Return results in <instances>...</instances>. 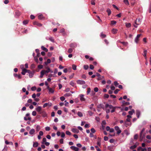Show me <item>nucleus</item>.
<instances>
[{
    "mask_svg": "<svg viewBox=\"0 0 151 151\" xmlns=\"http://www.w3.org/2000/svg\"><path fill=\"white\" fill-rule=\"evenodd\" d=\"M80 100L81 101H85V99L84 98V95L83 94H81L80 95Z\"/></svg>",
    "mask_w": 151,
    "mask_h": 151,
    "instance_id": "12",
    "label": "nucleus"
},
{
    "mask_svg": "<svg viewBox=\"0 0 151 151\" xmlns=\"http://www.w3.org/2000/svg\"><path fill=\"white\" fill-rule=\"evenodd\" d=\"M72 131L74 133H78L79 132V130L76 128H73L72 129Z\"/></svg>",
    "mask_w": 151,
    "mask_h": 151,
    "instance_id": "14",
    "label": "nucleus"
},
{
    "mask_svg": "<svg viewBox=\"0 0 151 151\" xmlns=\"http://www.w3.org/2000/svg\"><path fill=\"white\" fill-rule=\"evenodd\" d=\"M88 113L90 116H92L93 114V113L90 111H88Z\"/></svg>",
    "mask_w": 151,
    "mask_h": 151,
    "instance_id": "59",
    "label": "nucleus"
},
{
    "mask_svg": "<svg viewBox=\"0 0 151 151\" xmlns=\"http://www.w3.org/2000/svg\"><path fill=\"white\" fill-rule=\"evenodd\" d=\"M71 95V93H67L64 95L65 97H68Z\"/></svg>",
    "mask_w": 151,
    "mask_h": 151,
    "instance_id": "31",
    "label": "nucleus"
},
{
    "mask_svg": "<svg viewBox=\"0 0 151 151\" xmlns=\"http://www.w3.org/2000/svg\"><path fill=\"white\" fill-rule=\"evenodd\" d=\"M122 103L123 105H128L130 104V103L129 102H126L124 100L122 101Z\"/></svg>",
    "mask_w": 151,
    "mask_h": 151,
    "instance_id": "20",
    "label": "nucleus"
},
{
    "mask_svg": "<svg viewBox=\"0 0 151 151\" xmlns=\"http://www.w3.org/2000/svg\"><path fill=\"white\" fill-rule=\"evenodd\" d=\"M72 68L74 70H75L76 69V66L74 64L72 65Z\"/></svg>",
    "mask_w": 151,
    "mask_h": 151,
    "instance_id": "55",
    "label": "nucleus"
},
{
    "mask_svg": "<svg viewBox=\"0 0 151 151\" xmlns=\"http://www.w3.org/2000/svg\"><path fill=\"white\" fill-rule=\"evenodd\" d=\"M104 78V76H99V77H98V78H97V80L98 81H99L100 80H101L102 79Z\"/></svg>",
    "mask_w": 151,
    "mask_h": 151,
    "instance_id": "41",
    "label": "nucleus"
},
{
    "mask_svg": "<svg viewBox=\"0 0 151 151\" xmlns=\"http://www.w3.org/2000/svg\"><path fill=\"white\" fill-rule=\"evenodd\" d=\"M106 122L105 120H103L102 121L101 123V125L103 128H104V125H106Z\"/></svg>",
    "mask_w": 151,
    "mask_h": 151,
    "instance_id": "33",
    "label": "nucleus"
},
{
    "mask_svg": "<svg viewBox=\"0 0 151 151\" xmlns=\"http://www.w3.org/2000/svg\"><path fill=\"white\" fill-rule=\"evenodd\" d=\"M45 74H44V73L43 72H42V70L40 72V76L39 77L40 78H43V75Z\"/></svg>",
    "mask_w": 151,
    "mask_h": 151,
    "instance_id": "34",
    "label": "nucleus"
},
{
    "mask_svg": "<svg viewBox=\"0 0 151 151\" xmlns=\"http://www.w3.org/2000/svg\"><path fill=\"white\" fill-rule=\"evenodd\" d=\"M147 50H145L143 52V55L146 60H147Z\"/></svg>",
    "mask_w": 151,
    "mask_h": 151,
    "instance_id": "21",
    "label": "nucleus"
},
{
    "mask_svg": "<svg viewBox=\"0 0 151 151\" xmlns=\"http://www.w3.org/2000/svg\"><path fill=\"white\" fill-rule=\"evenodd\" d=\"M124 2L126 5H129V3L128 0H124Z\"/></svg>",
    "mask_w": 151,
    "mask_h": 151,
    "instance_id": "48",
    "label": "nucleus"
},
{
    "mask_svg": "<svg viewBox=\"0 0 151 151\" xmlns=\"http://www.w3.org/2000/svg\"><path fill=\"white\" fill-rule=\"evenodd\" d=\"M106 12L108 13V16H109L111 13V11L109 9H107L106 10Z\"/></svg>",
    "mask_w": 151,
    "mask_h": 151,
    "instance_id": "28",
    "label": "nucleus"
},
{
    "mask_svg": "<svg viewBox=\"0 0 151 151\" xmlns=\"http://www.w3.org/2000/svg\"><path fill=\"white\" fill-rule=\"evenodd\" d=\"M91 131L92 133H94L96 132L95 130L93 128H91Z\"/></svg>",
    "mask_w": 151,
    "mask_h": 151,
    "instance_id": "61",
    "label": "nucleus"
},
{
    "mask_svg": "<svg viewBox=\"0 0 151 151\" xmlns=\"http://www.w3.org/2000/svg\"><path fill=\"white\" fill-rule=\"evenodd\" d=\"M140 114V111L139 110H137L136 111V115L138 118H139Z\"/></svg>",
    "mask_w": 151,
    "mask_h": 151,
    "instance_id": "17",
    "label": "nucleus"
},
{
    "mask_svg": "<svg viewBox=\"0 0 151 151\" xmlns=\"http://www.w3.org/2000/svg\"><path fill=\"white\" fill-rule=\"evenodd\" d=\"M114 84L115 86L117 87V86L119 85V83L117 81H115L114 82Z\"/></svg>",
    "mask_w": 151,
    "mask_h": 151,
    "instance_id": "60",
    "label": "nucleus"
},
{
    "mask_svg": "<svg viewBox=\"0 0 151 151\" xmlns=\"http://www.w3.org/2000/svg\"><path fill=\"white\" fill-rule=\"evenodd\" d=\"M34 72H31L29 74V76L30 78H32L34 75Z\"/></svg>",
    "mask_w": 151,
    "mask_h": 151,
    "instance_id": "35",
    "label": "nucleus"
},
{
    "mask_svg": "<svg viewBox=\"0 0 151 151\" xmlns=\"http://www.w3.org/2000/svg\"><path fill=\"white\" fill-rule=\"evenodd\" d=\"M114 106H113L112 105H109L108 104H106L105 106V107L106 108L109 107L110 109H112L113 108H114Z\"/></svg>",
    "mask_w": 151,
    "mask_h": 151,
    "instance_id": "13",
    "label": "nucleus"
},
{
    "mask_svg": "<svg viewBox=\"0 0 151 151\" xmlns=\"http://www.w3.org/2000/svg\"><path fill=\"white\" fill-rule=\"evenodd\" d=\"M35 132V130L34 129H32L30 130L29 133L31 135L33 134H34Z\"/></svg>",
    "mask_w": 151,
    "mask_h": 151,
    "instance_id": "22",
    "label": "nucleus"
},
{
    "mask_svg": "<svg viewBox=\"0 0 151 151\" xmlns=\"http://www.w3.org/2000/svg\"><path fill=\"white\" fill-rule=\"evenodd\" d=\"M120 91L119 89H116L115 91H114V93L115 94H117L118 92Z\"/></svg>",
    "mask_w": 151,
    "mask_h": 151,
    "instance_id": "54",
    "label": "nucleus"
},
{
    "mask_svg": "<svg viewBox=\"0 0 151 151\" xmlns=\"http://www.w3.org/2000/svg\"><path fill=\"white\" fill-rule=\"evenodd\" d=\"M147 149L146 148H142L141 147H139L137 148V150L139 151L141 150L142 151H146L147 150Z\"/></svg>",
    "mask_w": 151,
    "mask_h": 151,
    "instance_id": "11",
    "label": "nucleus"
},
{
    "mask_svg": "<svg viewBox=\"0 0 151 151\" xmlns=\"http://www.w3.org/2000/svg\"><path fill=\"white\" fill-rule=\"evenodd\" d=\"M65 134L63 132H62L61 133V137L62 138H64L65 136Z\"/></svg>",
    "mask_w": 151,
    "mask_h": 151,
    "instance_id": "64",
    "label": "nucleus"
},
{
    "mask_svg": "<svg viewBox=\"0 0 151 151\" xmlns=\"http://www.w3.org/2000/svg\"><path fill=\"white\" fill-rule=\"evenodd\" d=\"M37 113L36 111H33L32 113V114L33 116H35L36 115Z\"/></svg>",
    "mask_w": 151,
    "mask_h": 151,
    "instance_id": "63",
    "label": "nucleus"
},
{
    "mask_svg": "<svg viewBox=\"0 0 151 151\" xmlns=\"http://www.w3.org/2000/svg\"><path fill=\"white\" fill-rule=\"evenodd\" d=\"M148 12L149 13H151V1H150V4L149 5Z\"/></svg>",
    "mask_w": 151,
    "mask_h": 151,
    "instance_id": "30",
    "label": "nucleus"
},
{
    "mask_svg": "<svg viewBox=\"0 0 151 151\" xmlns=\"http://www.w3.org/2000/svg\"><path fill=\"white\" fill-rule=\"evenodd\" d=\"M47 88L49 90V94L51 93H54L55 91L54 89L50 88L49 86H47Z\"/></svg>",
    "mask_w": 151,
    "mask_h": 151,
    "instance_id": "3",
    "label": "nucleus"
},
{
    "mask_svg": "<svg viewBox=\"0 0 151 151\" xmlns=\"http://www.w3.org/2000/svg\"><path fill=\"white\" fill-rule=\"evenodd\" d=\"M70 84L73 86H74L75 85V83L73 81H71L70 83Z\"/></svg>",
    "mask_w": 151,
    "mask_h": 151,
    "instance_id": "56",
    "label": "nucleus"
},
{
    "mask_svg": "<svg viewBox=\"0 0 151 151\" xmlns=\"http://www.w3.org/2000/svg\"><path fill=\"white\" fill-rule=\"evenodd\" d=\"M140 138L141 140H142L145 137V134H142L141 137V135H140Z\"/></svg>",
    "mask_w": 151,
    "mask_h": 151,
    "instance_id": "43",
    "label": "nucleus"
},
{
    "mask_svg": "<svg viewBox=\"0 0 151 151\" xmlns=\"http://www.w3.org/2000/svg\"><path fill=\"white\" fill-rule=\"evenodd\" d=\"M135 112L134 110L132 109L131 111H129L128 112L129 114L130 115H132L133 113H134Z\"/></svg>",
    "mask_w": 151,
    "mask_h": 151,
    "instance_id": "29",
    "label": "nucleus"
},
{
    "mask_svg": "<svg viewBox=\"0 0 151 151\" xmlns=\"http://www.w3.org/2000/svg\"><path fill=\"white\" fill-rule=\"evenodd\" d=\"M45 68L47 69L46 70H42V71L45 74H46V73H52L53 71L52 70L50 69V68L49 67H47Z\"/></svg>",
    "mask_w": 151,
    "mask_h": 151,
    "instance_id": "1",
    "label": "nucleus"
},
{
    "mask_svg": "<svg viewBox=\"0 0 151 151\" xmlns=\"http://www.w3.org/2000/svg\"><path fill=\"white\" fill-rule=\"evenodd\" d=\"M38 68L39 69H41L43 68V66L42 65H40L38 66Z\"/></svg>",
    "mask_w": 151,
    "mask_h": 151,
    "instance_id": "62",
    "label": "nucleus"
},
{
    "mask_svg": "<svg viewBox=\"0 0 151 151\" xmlns=\"http://www.w3.org/2000/svg\"><path fill=\"white\" fill-rule=\"evenodd\" d=\"M14 76L15 77H17L18 79H21L22 78V76L20 74L18 75L16 73L14 74Z\"/></svg>",
    "mask_w": 151,
    "mask_h": 151,
    "instance_id": "15",
    "label": "nucleus"
},
{
    "mask_svg": "<svg viewBox=\"0 0 151 151\" xmlns=\"http://www.w3.org/2000/svg\"><path fill=\"white\" fill-rule=\"evenodd\" d=\"M27 69L25 68H23L22 70V71L21 72V74L23 75H25V73H27Z\"/></svg>",
    "mask_w": 151,
    "mask_h": 151,
    "instance_id": "19",
    "label": "nucleus"
},
{
    "mask_svg": "<svg viewBox=\"0 0 151 151\" xmlns=\"http://www.w3.org/2000/svg\"><path fill=\"white\" fill-rule=\"evenodd\" d=\"M100 36L101 37L103 38H105L106 37V35L103 34L102 32L101 33Z\"/></svg>",
    "mask_w": 151,
    "mask_h": 151,
    "instance_id": "36",
    "label": "nucleus"
},
{
    "mask_svg": "<svg viewBox=\"0 0 151 151\" xmlns=\"http://www.w3.org/2000/svg\"><path fill=\"white\" fill-rule=\"evenodd\" d=\"M41 48L44 51H45V52H48V50L47 49V48L45 47L44 46H42L41 47Z\"/></svg>",
    "mask_w": 151,
    "mask_h": 151,
    "instance_id": "23",
    "label": "nucleus"
},
{
    "mask_svg": "<svg viewBox=\"0 0 151 151\" xmlns=\"http://www.w3.org/2000/svg\"><path fill=\"white\" fill-rule=\"evenodd\" d=\"M116 23V21L114 20H113L111 21V25H114Z\"/></svg>",
    "mask_w": 151,
    "mask_h": 151,
    "instance_id": "47",
    "label": "nucleus"
},
{
    "mask_svg": "<svg viewBox=\"0 0 151 151\" xmlns=\"http://www.w3.org/2000/svg\"><path fill=\"white\" fill-rule=\"evenodd\" d=\"M118 30L116 29L113 28L112 29V33L114 34H115L117 33Z\"/></svg>",
    "mask_w": 151,
    "mask_h": 151,
    "instance_id": "25",
    "label": "nucleus"
},
{
    "mask_svg": "<svg viewBox=\"0 0 151 151\" xmlns=\"http://www.w3.org/2000/svg\"><path fill=\"white\" fill-rule=\"evenodd\" d=\"M77 46V44L75 42L71 43L70 44V47L71 48H75Z\"/></svg>",
    "mask_w": 151,
    "mask_h": 151,
    "instance_id": "9",
    "label": "nucleus"
},
{
    "mask_svg": "<svg viewBox=\"0 0 151 151\" xmlns=\"http://www.w3.org/2000/svg\"><path fill=\"white\" fill-rule=\"evenodd\" d=\"M65 32V29L64 28L61 29L60 31V33H64Z\"/></svg>",
    "mask_w": 151,
    "mask_h": 151,
    "instance_id": "50",
    "label": "nucleus"
},
{
    "mask_svg": "<svg viewBox=\"0 0 151 151\" xmlns=\"http://www.w3.org/2000/svg\"><path fill=\"white\" fill-rule=\"evenodd\" d=\"M34 59L35 61L37 63H38L39 61H38V59L36 57H35L34 58Z\"/></svg>",
    "mask_w": 151,
    "mask_h": 151,
    "instance_id": "51",
    "label": "nucleus"
},
{
    "mask_svg": "<svg viewBox=\"0 0 151 151\" xmlns=\"http://www.w3.org/2000/svg\"><path fill=\"white\" fill-rule=\"evenodd\" d=\"M141 35V34H139L137 35L136 37L135 38L134 40V42L136 43H137L139 40V38Z\"/></svg>",
    "mask_w": 151,
    "mask_h": 151,
    "instance_id": "4",
    "label": "nucleus"
},
{
    "mask_svg": "<svg viewBox=\"0 0 151 151\" xmlns=\"http://www.w3.org/2000/svg\"><path fill=\"white\" fill-rule=\"evenodd\" d=\"M35 109L37 112L39 113V114L42 112V108L40 106H38Z\"/></svg>",
    "mask_w": 151,
    "mask_h": 151,
    "instance_id": "10",
    "label": "nucleus"
},
{
    "mask_svg": "<svg viewBox=\"0 0 151 151\" xmlns=\"http://www.w3.org/2000/svg\"><path fill=\"white\" fill-rule=\"evenodd\" d=\"M38 19L40 20L44 19L45 18L42 14L39 15L38 16Z\"/></svg>",
    "mask_w": 151,
    "mask_h": 151,
    "instance_id": "16",
    "label": "nucleus"
},
{
    "mask_svg": "<svg viewBox=\"0 0 151 151\" xmlns=\"http://www.w3.org/2000/svg\"><path fill=\"white\" fill-rule=\"evenodd\" d=\"M40 114H41L43 117H45L47 116V115L46 112L44 111H42Z\"/></svg>",
    "mask_w": 151,
    "mask_h": 151,
    "instance_id": "6",
    "label": "nucleus"
},
{
    "mask_svg": "<svg viewBox=\"0 0 151 151\" xmlns=\"http://www.w3.org/2000/svg\"><path fill=\"white\" fill-rule=\"evenodd\" d=\"M46 141V139L45 138H43L42 139V143L43 144H44L45 143V142Z\"/></svg>",
    "mask_w": 151,
    "mask_h": 151,
    "instance_id": "53",
    "label": "nucleus"
},
{
    "mask_svg": "<svg viewBox=\"0 0 151 151\" xmlns=\"http://www.w3.org/2000/svg\"><path fill=\"white\" fill-rule=\"evenodd\" d=\"M73 51V50L72 48H69L68 49V52L69 53H71Z\"/></svg>",
    "mask_w": 151,
    "mask_h": 151,
    "instance_id": "45",
    "label": "nucleus"
},
{
    "mask_svg": "<svg viewBox=\"0 0 151 151\" xmlns=\"http://www.w3.org/2000/svg\"><path fill=\"white\" fill-rule=\"evenodd\" d=\"M33 24L34 25H36L39 27H41L42 26V24L40 23H39L38 22L36 21H35L34 22Z\"/></svg>",
    "mask_w": 151,
    "mask_h": 151,
    "instance_id": "18",
    "label": "nucleus"
},
{
    "mask_svg": "<svg viewBox=\"0 0 151 151\" xmlns=\"http://www.w3.org/2000/svg\"><path fill=\"white\" fill-rule=\"evenodd\" d=\"M36 89V87L35 86H33L32 87H31V90L32 91H35Z\"/></svg>",
    "mask_w": 151,
    "mask_h": 151,
    "instance_id": "57",
    "label": "nucleus"
},
{
    "mask_svg": "<svg viewBox=\"0 0 151 151\" xmlns=\"http://www.w3.org/2000/svg\"><path fill=\"white\" fill-rule=\"evenodd\" d=\"M76 82L78 84H85L86 83L84 81L81 80H78L76 81Z\"/></svg>",
    "mask_w": 151,
    "mask_h": 151,
    "instance_id": "7",
    "label": "nucleus"
},
{
    "mask_svg": "<svg viewBox=\"0 0 151 151\" xmlns=\"http://www.w3.org/2000/svg\"><path fill=\"white\" fill-rule=\"evenodd\" d=\"M91 91V89L90 88H87V95Z\"/></svg>",
    "mask_w": 151,
    "mask_h": 151,
    "instance_id": "52",
    "label": "nucleus"
},
{
    "mask_svg": "<svg viewBox=\"0 0 151 151\" xmlns=\"http://www.w3.org/2000/svg\"><path fill=\"white\" fill-rule=\"evenodd\" d=\"M119 42L125 46L127 45V44H128V43L127 42H121V41H120Z\"/></svg>",
    "mask_w": 151,
    "mask_h": 151,
    "instance_id": "42",
    "label": "nucleus"
},
{
    "mask_svg": "<svg viewBox=\"0 0 151 151\" xmlns=\"http://www.w3.org/2000/svg\"><path fill=\"white\" fill-rule=\"evenodd\" d=\"M51 62V60L50 59H47L46 62H45L44 63L46 65H47V64L50 63Z\"/></svg>",
    "mask_w": 151,
    "mask_h": 151,
    "instance_id": "32",
    "label": "nucleus"
},
{
    "mask_svg": "<svg viewBox=\"0 0 151 151\" xmlns=\"http://www.w3.org/2000/svg\"><path fill=\"white\" fill-rule=\"evenodd\" d=\"M77 114L80 117H82L83 116L82 113L80 111L78 112Z\"/></svg>",
    "mask_w": 151,
    "mask_h": 151,
    "instance_id": "38",
    "label": "nucleus"
},
{
    "mask_svg": "<svg viewBox=\"0 0 151 151\" xmlns=\"http://www.w3.org/2000/svg\"><path fill=\"white\" fill-rule=\"evenodd\" d=\"M83 67H84V68L85 70H87L89 66H88V65H84L83 66Z\"/></svg>",
    "mask_w": 151,
    "mask_h": 151,
    "instance_id": "46",
    "label": "nucleus"
},
{
    "mask_svg": "<svg viewBox=\"0 0 151 151\" xmlns=\"http://www.w3.org/2000/svg\"><path fill=\"white\" fill-rule=\"evenodd\" d=\"M49 40L51 41V42H55L54 40L53 37H50V40Z\"/></svg>",
    "mask_w": 151,
    "mask_h": 151,
    "instance_id": "40",
    "label": "nucleus"
},
{
    "mask_svg": "<svg viewBox=\"0 0 151 151\" xmlns=\"http://www.w3.org/2000/svg\"><path fill=\"white\" fill-rule=\"evenodd\" d=\"M48 105H49V106H51V103H50V104L49 105L48 103H45L43 105V107L44 108L46 107Z\"/></svg>",
    "mask_w": 151,
    "mask_h": 151,
    "instance_id": "27",
    "label": "nucleus"
},
{
    "mask_svg": "<svg viewBox=\"0 0 151 151\" xmlns=\"http://www.w3.org/2000/svg\"><path fill=\"white\" fill-rule=\"evenodd\" d=\"M131 122H125L124 123V125H125L126 127H127L128 126L131 125Z\"/></svg>",
    "mask_w": 151,
    "mask_h": 151,
    "instance_id": "26",
    "label": "nucleus"
},
{
    "mask_svg": "<svg viewBox=\"0 0 151 151\" xmlns=\"http://www.w3.org/2000/svg\"><path fill=\"white\" fill-rule=\"evenodd\" d=\"M38 145V143L36 142H34L33 144V147H37Z\"/></svg>",
    "mask_w": 151,
    "mask_h": 151,
    "instance_id": "24",
    "label": "nucleus"
},
{
    "mask_svg": "<svg viewBox=\"0 0 151 151\" xmlns=\"http://www.w3.org/2000/svg\"><path fill=\"white\" fill-rule=\"evenodd\" d=\"M29 21L28 20H24L23 21V23L24 25H26L28 23Z\"/></svg>",
    "mask_w": 151,
    "mask_h": 151,
    "instance_id": "44",
    "label": "nucleus"
},
{
    "mask_svg": "<svg viewBox=\"0 0 151 151\" xmlns=\"http://www.w3.org/2000/svg\"><path fill=\"white\" fill-rule=\"evenodd\" d=\"M126 26L128 28L129 27L131 26V24L129 23H125Z\"/></svg>",
    "mask_w": 151,
    "mask_h": 151,
    "instance_id": "39",
    "label": "nucleus"
},
{
    "mask_svg": "<svg viewBox=\"0 0 151 151\" xmlns=\"http://www.w3.org/2000/svg\"><path fill=\"white\" fill-rule=\"evenodd\" d=\"M35 65L34 64H32L31 65V66H30V68L31 69H34L35 68Z\"/></svg>",
    "mask_w": 151,
    "mask_h": 151,
    "instance_id": "49",
    "label": "nucleus"
},
{
    "mask_svg": "<svg viewBox=\"0 0 151 151\" xmlns=\"http://www.w3.org/2000/svg\"><path fill=\"white\" fill-rule=\"evenodd\" d=\"M97 108L99 109L102 108L104 110H105V108H104V104H100L98 105L97 106Z\"/></svg>",
    "mask_w": 151,
    "mask_h": 151,
    "instance_id": "5",
    "label": "nucleus"
},
{
    "mask_svg": "<svg viewBox=\"0 0 151 151\" xmlns=\"http://www.w3.org/2000/svg\"><path fill=\"white\" fill-rule=\"evenodd\" d=\"M137 147V145H132L130 147V149L131 150H133Z\"/></svg>",
    "mask_w": 151,
    "mask_h": 151,
    "instance_id": "37",
    "label": "nucleus"
},
{
    "mask_svg": "<svg viewBox=\"0 0 151 151\" xmlns=\"http://www.w3.org/2000/svg\"><path fill=\"white\" fill-rule=\"evenodd\" d=\"M70 148L75 151H78L79 150V149L78 147L74 146H71Z\"/></svg>",
    "mask_w": 151,
    "mask_h": 151,
    "instance_id": "8",
    "label": "nucleus"
},
{
    "mask_svg": "<svg viewBox=\"0 0 151 151\" xmlns=\"http://www.w3.org/2000/svg\"><path fill=\"white\" fill-rule=\"evenodd\" d=\"M30 114L29 113H27L26 114L25 116L24 117V119L25 121L27 120H30L31 119V118L29 117Z\"/></svg>",
    "mask_w": 151,
    "mask_h": 151,
    "instance_id": "2",
    "label": "nucleus"
},
{
    "mask_svg": "<svg viewBox=\"0 0 151 151\" xmlns=\"http://www.w3.org/2000/svg\"><path fill=\"white\" fill-rule=\"evenodd\" d=\"M124 133L125 134L127 135H128L129 134V133L128 132V131L126 130L124 131Z\"/></svg>",
    "mask_w": 151,
    "mask_h": 151,
    "instance_id": "58",
    "label": "nucleus"
}]
</instances>
